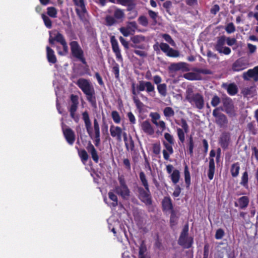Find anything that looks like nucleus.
Returning <instances> with one entry per match:
<instances>
[{
  "instance_id": "obj_1",
  "label": "nucleus",
  "mask_w": 258,
  "mask_h": 258,
  "mask_svg": "<svg viewBox=\"0 0 258 258\" xmlns=\"http://www.w3.org/2000/svg\"><path fill=\"white\" fill-rule=\"evenodd\" d=\"M76 84L85 95L87 100L91 105H95L96 103L95 91L91 82L89 80L82 78L79 79Z\"/></svg>"
},
{
  "instance_id": "obj_2",
  "label": "nucleus",
  "mask_w": 258,
  "mask_h": 258,
  "mask_svg": "<svg viewBox=\"0 0 258 258\" xmlns=\"http://www.w3.org/2000/svg\"><path fill=\"white\" fill-rule=\"evenodd\" d=\"M185 100L194 108L201 110L204 107L205 101L203 96L199 93H195L191 87L187 88L185 91Z\"/></svg>"
},
{
  "instance_id": "obj_3",
  "label": "nucleus",
  "mask_w": 258,
  "mask_h": 258,
  "mask_svg": "<svg viewBox=\"0 0 258 258\" xmlns=\"http://www.w3.org/2000/svg\"><path fill=\"white\" fill-rule=\"evenodd\" d=\"M132 93L137 95V93L146 91L150 96H154L155 94L154 86L149 81H140L136 87L133 83L132 86Z\"/></svg>"
},
{
  "instance_id": "obj_4",
  "label": "nucleus",
  "mask_w": 258,
  "mask_h": 258,
  "mask_svg": "<svg viewBox=\"0 0 258 258\" xmlns=\"http://www.w3.org/2000/svg\"><path fill=\"white\" fill-rule=\"evenodd\" d=\"M119 184L115 186L114 192L120 196L124 200H128L130 196V190L126 184L125 179L123 176L118 177Z\"/></svg>"
},
{
  "instance_id": "obj_5",
  "label": "nucleus",
  "mask_w": 258,
  "mask_h": 258,
  "mask_svg": "<svg viewBox=\"0 0 258 258\" xmlns=\"http://www.w3.org/2000/svg\"><path fill=\"white\" fill-rule=\"evenodd\" d=\"M70 45L73 56L80 60L83 64H86L84 51L79 43L77 41H73L70 42Z\"/></svg>"
},
{
  "instance_id": "obj_6",
  "label": "nucleus",
  "mask_w": 258,
  "mask_h": 258,
  "mask_svg": "<svg viewBox=\"0 0 258 258\" xmlns=\"http://www.w3.org/2000/svg\"><path fill=\"white\" fill-rule=\"evenodd\" d=\"M188 226L185 225L180 234L178 243L185 248H189L192 243V238L188 236Z\"/></svg>"
},
{
  "instance_id": "obj_7",
  "label": "nucleus",
  "mask_w": 258,
  "mask_h": 258,
  "mask_svg": "<svg viewBox=\"0 0 258 258\" xmlns=\"http://www.w3.org/2000/svg\"><path fill=\"white\" fill-rule=\"evenodd\" d=\"M226 43V37L222 36L217 38V40L214 44V48L219 53H223L225 55H229L231 51L229 47L225 46Z\"/></svg>"
},
{
  "instance_id": "obj_8",
  "label": "nucleus",
  "mask_w": 258,
  "mask_h": 258,
  "mask_svg": "<svg viewBox=\"0 0 258 258\" xmlns=\"http://www.w3.org/2000/svg\"><path fill=\"white\" fill-rule=\"evenodd\" d=\"M55 41L59 42L62 46V50H60L59 47H57L58 53L60 55H65L68 52V46L63 36L59 32L54 34Z\"/></svg>"
},
{
  "instance_id": "obj_9",
  "label": "nucleus",
  "mask_w": 258,
  "mask_h": 258,
  "mask_svg": "<svg viewBox=\"0 0 258 258\" xmlns=\"http://www.w3.org/2000/svg\"><path fill=\"white\" fill-rule=\"evenodd\" d=\"M110 133L111 137L119 142L122 141V137L124 138V134H126L121 127L114 125L110 126Z\"/></svg>"
},
{
  "instance_id": "obj_10",
  "label": "nucleus",
  "mask_w": 258,
  "mask_h": 258,
  "mask_svg": "<svg viewBox=\"0 0 258 258\" xmlns=\"http://www.w3.org/2000/svg\"><path fill=\"white\" fill-rule=\"evenodd\" d=\"M137 29V24L136 22H131L127 23L126 27H122L119 29L120 32L125 37L128 36L132 33H134Z\"/></svg>"
},
{
  "instance_id": "obj_11",
  "label": "nucleus",
  "mask_w": 258,
  "mask_h": 258,
  "mask_svg": "<svg viewBox=\"0 0 258 258\" xmlns=\"http://www.w3.org/2000/svg\"><path fill=\"white\" fill-rule=\"evenodd\" d=\"M145 39V37L141 35L134 36L131 38V40L133 42L131 46L135 48L144 49L145 45L141 43L144 42Z\"/></svg>"
},
{
  "instance_id": "obj_12",
  "label": "nucleus",
  "mask_w": 258,
  "mask_h": 258,
  "mask_svg": "<svg viewBox=\"0 0 258 258\" xmlns=\"http://www.w3.org/2000/svg\"><path fill=\"white\" fill-rule=\"evenodd\" d=\"M248 67L247 61L242 58L237 59L232 66V70L234 72L241 71Z\"/></svg>"
},
{
  "instance_id": "obj_13",
  "label": "nucleus",
  "mask_w": 258,
  "mask_h": 258,
  "mask_svg": "<svg viewBox=\"0 0 258 258\" xmlns=\"http://www.w3.org/2000/svg\"><path fill=\"white\" fill-rule=\"evenodd\" d=\"M215 155V151L213 150H211L210 153V161L208 172V176L210 180H212L213 178L215 173V166L213 157H214Z\"/></svg>"
},
{
  "instance_id": "obj_14",
  "label": "nucleus",
  "mask_w": 258,
  "mask_h": 258,
  "mask_svg": "<svg viewBox=\"0 0 258 258\" xmlns=\"http://www.w3.org/2000/svg\"><path fill=\"white\" fill-rule=\"evenodd\" d=\"M159 47L166 55L170 57H178L179 53L177 50H174L170 47L169 46L165 43H161L159 45Z\"/></svg>"
},
{
  "instance_id": "obj_15",
  "label": "nucleus",
  "mask_w": 258,
  "mask_h": 258,
  "mask_svg": "<svg viewBox=\"0 0 258 258\" xmlns=\"http://www.w3.org/2000/svg\"><path fill=\"white\" fill-rule=\"evenodd\" d=\"M213 115L215 117L216 122L220 126H223L227 123V119L226 116L218 112V109L216 108L213 111Z\"/></svg>"
},
{
  "instance_id": "obj_16",
  "label": "nucleus",
  "mask_w": 258,
  "mask_h": 258,
  "mask_svg": "<svg viewBox=\"0 0 258 258\" xmlns=\"http://www.w3.org/2000/svg\"><path fill=\"white\" fill-rule=\"evenodd\" d=\"M149 116L151 118L152 122L156 126L160 127L162 130H164L165 128V122L163 120H159L160 118V115L158 113L151 112Z\"/></svg>"
},
{
  "instance_id": "obj_17",
  "label": "nucleus",
  "mask_w": 258,
  "mask_h": 258,
  "mask_svg": "<svg viewBox=\"0 0 258 258\" xmlns=\"http://www.w3.org/2000/svg\"><path fill=\"white\" fill-rule=\"evenodd\" d=\"M243 78L245 80H249L250 78L256 82L258 81V66L254 67L253 69H249L243 74Z\"/></svg>"
},
{
  "instance_id": "obj_18",
  "label": "nucleus",
  "mask_w": 258,
  "mask_h": 258,
  "mask_svg": "<svg viewBox=\"0 0 258 258\" xmlns=\"http://www.w3.org/2000/svg\"><path fill=\"white\" fill-rule=\"evenodd\" d=\"M163 145L164 148L163 150V157L165 160H168L170 155L173 153L172 146L174 144L167 143L166 142L163 141Z\"/></svg>"
},
{
  "instance_id": "obj_19",
  "label": "nucleus",
  "mask_w": 258,
  "mask_h": 258,
  "mask_svg": "<svg viewBox=\"0 0 258 258\" xmlns=\"http://www.w3.org/2000/svg\"><path fill=\"white\" fill-rule=\"evenodd\" d=\"M62 131L64 137L68 143L70 145H73L75 140L74 132L71 128H64L63 126Z\"/></svg>"
},
{
  "instance_id": "obj_20",
  "label": "nucleus",
  "mask_w": 258,
  "mask_h": 258,
  "mask_svg": "<svg viewBox=\"0 0 258 258\" xmlns=\"http://www.w3.org/2000/svg\"><path fill=\"white\" fill-rule=\"evenodd\" d=\"M230 142V135L228 133H223L219 139V144L223 149L227 148Z\"/></svg>"
},
{
  "instance_id": "obj_21",
  "label": "nucleus",
  "mask_w": 258,
  "mask_h": 258,
  "mask_svg": "<svg viewBox=\"0 0 258 258\" xmlns=\"http://www.w3.org/2000/svg\"><path fill=\"white\" fill-rule=\"evenodd\" d=\"M142 130L147 135L152 136L154 134V129L149 121L145 120L141 124Z\"/></svg>"
},
{
  "instance_id": "obj_22",
  "label": "nucleus",
  "mask_w": 258,
  "mask_h": 258,
  "mask_svg": "<svg viewBox=\"0 0 258 258\" xmlns=\"http://www.w3.org/2000/svg\"><path fill=\"white\" fill-rule=\"evenodd\" d=\"M183 77L188 80H201L202 77L198 72V69L196 72H189L183 75Z\"/></svg>"
},
{
  "instance_id": "obj_23",
  "label": "nucleus",
  "mask_w": 258,
  "mask_h": 258,
  "mask_svg": "<svg viewBox=\"0 0 258 258\" xmlns=\"http://www.w3.org/2000/svg\"><path fill=\"white\" fill-rule=\"evenodd\" d=\"M150 191L146 189L144 190L143 189L140 190V198L146 204H150L151 203V197L149 194Z\"/></svg>"
},
{
  "instance_id": "obj_24",
  "label": "nucleus",
  "mask_w": 258,
  "mask_h": 258,
  "mask_svg": "<svg viewBox=\"0 0 258 258\" xmlns=\"http://www.w3.org/2000/svg\"><path fill=\"white\" fill-rule=\"evenodd\" d=\"M112 9H114L113 16L115 20H122L125 16L123 11L121 9L113 7L112 8L109 9L108 10V12L111 13L112 11Z\"/></svg>"
},
{
  "instance_id": "obj_25",
  "label": "nucleus",
  "mask_w": 258,
  "mask_h": 258,
  "mask_svg": "<svg viewBox=\"0 0 258 258\" xmlns=\"http://www.w3.org/2000/svg\"><path fill=\"white\" fill-rule=\"evenodd\" d=\"M242 94L247 97H251L256 94V88L255 86L245 87L242 90Z\"/></svg>"
},
{
  "instance_id": "obj_26",
  "label": "nucleus",
  "mask_w": 258,
  "mask_h": 258,
  "mask_svg": "<svg viewBox=\"0 0 258 258\" xmlns=\"http://www.w3.org/2000/svg\"><path fill=\"white\" fill-rule=\"evenodd\" d=\"M86 148L88 151L91 154L94 161L96 163H98L99 161V157L97 154V151L91 142L88 143Z\"/></svg>"
},
{
  "instance_id": "obj_27",
  "label": "nucleus",
  "mask_w": 258,
  "mask_h": 258,
  "mask_svg": "<svg viewBox=\"0 0 258 258\" xmlns=\"http://www.w3.org/2000/svg\"><path fill=\"white\" fill-rule=\"evenodd\" d=\"M248 203V198L246 196H243L238 200L237 202L235 203V206L238 207L240 209H243L247 207Z\"/></svg>"
},
{
  "instance_id": "obj_28",
  "label": "nucleus",
  "mask_w": 258,
  "mask_h": 258,
  "mask_svg": "<svg viewBox=\"0 0 258 258\" xmlns=\"http://www.w3.org/2000/svg\"><path fill=\"white\" fill-rule=\"evenodd\" d=\"M171 69L174 71L181 70L182 71H189L188 65L185 62H178L171 65Z\"/></svg>"
},
{
  "instance_id": "obj_29",
  "label": "nucleus",
  "mask_w": 258,
  "mask_h": 258,
  "mask_svg": "<svg viewBox=\"0 0 258 258\" xmlns=\"http://www.w3.org/2000/svg\"><path fill=\"white\" fill-rule=\"evenodd\" d=\"M123 140L127 150L133 151L135 146L132 138L130 137L129 138H128L127 134H124Z\"/></svg>"
},
{
  "instance_id": "obj_30",
  "label": "nucleus",
  "mask_w": 258,
  "mask_h": 258,
  "mask_svg": "<svg viewBox=\"0 0 258 258\" xmlns=\"http://www.w3.org/2000/svg\"><path fill=\"white\" fill-rule=\"evenodd\" d=\"M222 87L226 89L228 94L231 95H234L237 92V86L234 84H223Z\"/></svg>"
},
{
  "instance_id": "obj_31",
  "label": "nucleus",
  "mask_w": 258,
  "mask_h": 258,
  "mask_svg": "<svg viewBox=\"0 0 258 258\" xmlns=\"http://www.w3.org/2000/svg\"><path fill=\"white\" fill-rule=\"evenodd\" d=\"M77 6L76 11L78 14L86 12V9L84 0H73Z\"/></svg>"
},
{
  "instance_id": "obj_32",
  "label": "nucleus",
  "mask_w": 258,
  "mask_h": 258,
  "mask_svg": "<svg viewBox=\"0 0 258 258\" xmlns=\"http://www.w3.org/2000/svg\"><path fill=\"white\" fill-rule=\"evenodd\" d=\"M47 57L48 61L52 63H54L56 61V58L54 54V51L49 47H46Z\"/></svg>"
},
{
  "instance_id": "obj_33",
  "label": "nucleus",
  "mask_w": 258,
  "mask_h": 258,
  "mask_svg": "<svg viewBox=\"0 0 258 258\" xmlns=\"http://www.w3.org/2000/svg\"><path fill=\"white\" fill-rule=\"evenodd\" d=\"M162 206L164 210L170 211L172 210L171 200L169 197H165L162 201Z\"/></svg>"
},
{
  "instance_id": "obj_34",
  "label": "nucleus",
  "mask_w": 258,
  "mask_h": 258,
  "mask_svg": "<svg viewBox=\"0 0 258 258\" xmlns=\"http://www.w3.org/2000/svg\"><path fill=\"white\" fill-rule=\"evenodd\" d=\"M163 114L166 119L170 120V118L174 116L175 112L171 107H166L163 110Z\"/></svg>"
},
{
  "instance_id": "obj_35",
  "label": "nucleus",
  "mask_w": 258,
  "mask_h": 258,
  "mask_svg": "<svg viewBox=\"0 0 258 258\" xmlns=\"http://www.w3.org/2000/svg\"><path fill=\"white\" fill-rule=\"evenodd\" d=\"M72 105L70 108V111L76 112L78 107V100L76 95H72L71 97Z\"/></svg>"
},
{
  "instance_id": "obj_36",
  "label": "nucleus",
  "mask_w": 258,
  "mask_h": 258,
  "mask_svg": "<svg viewBox=\"0 0 258 258\" xmlns=\"http://www.w3.org/2000/svg\"><path fill=\"white\" fill-rule=\"evenodd\" d=\"M114 192V191H110L108 192V197L109 199L112 201V202L109 205V206L115 207L118 205V199L117 196Z\"/></svg>"
},
{
  "instance_id": "obj_37",
  "label": "nucleus",
  "mask_w": 258,
  "mask_h": 258,
  "mask_svg": "<svg viewBox=\"0 0 258 258\" xmlns=\"http://www.w3.org/2000/svg\"><path fill=\"white\" fill-rule=\"evenodd\" d=\"M248 176L247 171H245L243 173L241 178V181L240 182V185L244 187L245 188H248Z\"/></svg>"
},
{
  "instance_id": "obj_38",
  "label": "nucleus",
  "mask_w": 258,
  "mask_h": 258,
  "mask_svg": "<svg viewBox=\"0 0 258 258\" xmlns=\"http://www.w3.org/2000/svg\"><path fill=\"white\" fill-rule=\"evenodd\" d=\"M240 166L238 163H235L232 165L231 168V173L233 177H237L239 174Z\"/></svg>"
},
{
  "instance_id": "obj_39",
  "label": "nucleus",
  "mask_w": 258,
  "mask_h": 258,
  "mask_svg": "<svg viewBox=\"0 0 258 258\" xmlns=\"http://www.w3.org/2000/svg\"><path fill=\"white\" fill-rule=\"evenodd\" d=\"M171 179L173 183L176 184L179 182L180 178V172L177 170L175 169L173 171L170 175Z\"/></svg>"
},
{
  "instance_id": "obj_40",
  "label": "nucleus",
  "mask_w": 258,
  "mask_h": 258,
  "mask_svg": "<svg viewBox=\"0 0 258 258\" xmlns=\"http://www.w3.org/2000/svg\"><path fill=\"white\" fill-rule=\"evenodd\" d=\"M139 177L142 185L145 187V189H146L147 191H149L148 182L146 179V175L143 171L140 172Z\"/></svg>"
},
{
  "instance_id": "obj_41",
  "label": "nucleus",
  "mask_w": 258,
  "mask_h": 258,
  "mask_svg": "<svg viewBox=\"0 0 258 258\" xmlns=\"http://www.w3.org/2000/svg\"><path fill=\"white\" fill-rule=\"evenodd\" d=\"M157 90L159 93L163 97L167 95V86L165 84H160L157 85Z\"/></svg>"
},
{
  "instance_id": "obj_42",
  "label": "nucleus",
  "mask_w": 258,
  "mask_h": 258,
  "mask_svg": "<svg viewBox=\"0 0 258 258\" xmlns=\"http://www.w3.org/2000/svg\"><path fill=\"white\" fill-rule=\"evenodd\" d=\"M78 154L81 161L84 164H85L88 159V155L87 152L85 150H78Z\"/></svg>"
},
{
  "instance_id": "obj_43",
  "label": "nucleus",
  "mask_w": 258,
  "mask_h": 258,
  "mask_svg": "<svg viewBox=\"0 0 258 258\" xmlns=\"http://www.w3.org/2000/svg\"><path fill=\"white\" fill-rule=\"evenodd\" d=\"M111 43L112 50L114 53L120 51L118 46V43L114 36H112L111 38Z\"/></svg>"
},
{
  "instance_id": "obj_44",
  "label": "nucleus",
  "mask_w": 258,
  "mask_h": 258,
  "mask_svg": "<svg viewBox=\"0 0 258 258\" xmlns=\"http://www.w3.org/2000/svg\"><path fill=\"white\" fill-rule=\"evenodd\" d=\"M47 14L50 17L55 18L57 17V10L53 7H48L47 9Z\"/></svg>"
},
{
  "instance_id": "obj_45",
  "label": "nucleus",
  "mask_w": 258,
  "mask_h": 258,
  "mask_svg": "<svg viewBox=\"0 0 258 258\" xmlns=\"http://www.w3.org/2000/svg\"><path fill=\"white\" fill-rule=\"evenodd\" d=\"M185 134L184 131L181 128L178 127L177 128V134L180 141L183 143L185 140Z\"/></svg>"
},
{
  "instance_id": "obj_46",
  "label": "nucleus",
  "mask_w": 258,
  "mask_h": 258,
  "mask_svg": "<svg viewBox=\"0 0 258 258\" xmlns=\"http://www.w3.org/2000/svg\"><path fill=\"white\" fill-rule=\"evenodd\" d=\"M105 22L107 26H112L116 23V21L114 17L107 15L105 18Z\"/></svg>"
},
{
  "instance_id": "obj_47",
  "label": "nucleus",
  "mask_w": 258,
  "mask_h": 258,
  "mask_svg": "<svg viewBox=\"0 0 258 258\" xmlns=\"http://www.w3.org/2000/svg\"><path fill=\"white\" fill-rule=\"evenodd\" d=\"M112 71L114 74L115 78L118 79L119 76V65L117 63L114 62L113 63Z\"/></svg>"
},
{
  "instance_id": "obj_48",
  "label": "nucleus",
  "mask_w": 258,
  "mask_h": 258,
  "mask_svg": "<svg viewBox=\"0 0 258 258\" xmlns=\"http://www.w3.org/2000/svg\"><path fill=\"white\" fill-rule=\"evenodd\" d=\"M41 17L46 27L48 28H50L52 26V23L50 19L44 14L41 15Z\"/></svg>"
},
{
  "instance_id": "obj_49",
  "label": "nucleus",
  "mask_w": 258,
  "mask_h": 258,
  "mask_svg": "<svg viewBox=\"0 0 258 258\" xmlns=\"http://www.w3.org/2000/svg\"><path fill=\"white\" fill-rule=\"evenodd\" d=\"M178 124L181 126V129L184 130L185 133H188L189 126L186 122V121L184 119L182 118L180 120V122L178 123Z\"/></svg>"
},
{
  "instance_id": "obj_50",
  "label": "nucleus",
  "mask_w": 258,
  "mask_h": 258,
  "mask_svg": "<svg viewBox=\"0 0 258 258\" xmlns=\"http://www.w3.org/2000/svg\"><path fill=\"white\" fill-rule=\"evenodd\" d=\"M111 116L114 121V122L116 123H119L120 122L121 119L120 115L117 111H113L111 112Z\"/></svg>"
},
{
  "instance_id": "obj_51",
  "label": "nucleus",
  "mask_w": 258,
  "mask_h": 258,
  "mask_svg": "<svg viewBox=\"0 0 258 258\" xmlns=\"http://www.w3.org/2000/svg\"><path fill=\"white\" fill-rule=\"evenodd\" d=\"M184 173L185 181L186 183L188 184L190 183V173H189V171L188 170V167L187 165H186L184 167Z\"/></svg>"
},
{
  "instance_id": "obj_52",
  "label": "nucleus",
  "mask_w": 258,
  "mask_h": 258,
  "mask_svg": "<svg viewBox=\"0 0 258 258\" xmlns=\"http://www.w3.org/2000/svg\"><path fill=\"white\" fill-rule=\"evenodd\" d=\"M164 138L166 140L167 143L174 144V139L172 135L169 133H166L164 135Z\"/></svg>"
},
{
  "instance_id": "obj_53",
  "label": "nucleus",
  "mask_w": 258,
  "mask_h": 258,
  "mask_svg": "<svg viewBox=\"0 0 258 258\" xmlns=\"http://www.w3.org/2000/svg\"><path fill=\"white\" fill-rule=\"evenodd\" d=\"M225 30L228 33L231 34L235 31V27L232 23H230L226 26Z\"/></svg>"
},
{
  "instance_id": "obj_54",
  "label": "nucleus",
  "mask_w": 258,
  "mask_h": 258,
  "mask_svg": "<svg viewBox=\"0 0 258 258\" xmlns=\"http://www.w3.org/2000/svg\"><path fill=\"white\" fill-rule=\"evenodd\" d=\"M134 0H117V4L123 6H130L133 4Z\"/></svg>"
},
{
  "instance_id": "obj_55",
  "label": "nucleus",
  "mask_w": 258,
  "mask_h": 258,
  "mask_svg": "<svg viewBox=\"0 0 258 258\" xmlns=\"http://www.w3.org/2000/svg\"><path fill=\"white\" fill-rule=\"evenodd\" d=\"M147 252V248L146 245L144 241H141V243L139 247V255L146 254Z\"/></svg>"
},
{
  "instance_id": "obj_56",
  "label": "nucleus",
  "mask_w": 258,
  "mask_h": 258,
  "mask_svg": "<svg viewBox=\"0 0 258 258\" xmlns=\"http://www.w3.org/2000/svg\"><path fill=\"white\" fill-rule=\"evenodd\" d=\"M84 122H85V127H86V130H87V132L88 134L91 137V138H93V137H92V131H91V121L89 120V121H85Z\"/></svg>"
},
{
  "instance_id": "obj_57",
  "label": "nucleus",
  "mask_w": 258,
  "mask_h": 258,
  "mask_svg": "<svg viewBox=\"0 0 258 258\" xmlns=\"http://www.w3.org/2000/svg\"><path fill=\"white\" fill-rule=\"evenodd\" d=\"M163 38L172 46H174L175 45V43L169 35L165 34L163 35Z\"/></svg>"
},
{
  "instance_id": "obj_58",
  "label": "nucleus",
  "mask_w": 258,
  "mask_h": 258,
  "mask_svg": "<svg viewBox=\"0 0 258 258\" xmlns=\"http://www.w3.org/2000/svg\"><path fill=\"white\" fill-rule=\"evenodd\" d=\"M138 21L143 26H147L148 25V21L147 18L144 16H140L138 19Z\"/></svg>"
},
{
  "instance_id": "obj_59",
  "label": "nucleus",
  "mask_w": 258,
  "mask_h": 258,
  "mask_svg": "<svg viewBox=\"0 0 258 258\" xmlns=\"http://www.w3.org/2000/svg\"><path fill=\"white\" fill-rule=\"evenodd\" d=\"M194 148V142L192 137H190L188 143V152L189 154L192 156L193 155V150Z\"/></svg>"
},
{
  "instance_id": "obj_60",
  "label": "nucleus",
  "mask_w": 258,
  "mask_h": 258,
  "mask_svg": "<svg viewBox=\"0 0 258 258\" xmlns=\"http://www.w3.org/2000/svg\"><path fill=\"white\" fill-rule=\"evenodd\" d=\"M224 235V232L223 229L220 228L218 229L215 234V238L217 239H221L222 238Z\"/></svg>"
},
{
  "instance_id": "obj_61",
  "label": "nucleus",
  "mask_w": 258,
  "mask_h": 258,
  "mask_svg": "<svg viewBox=\"0 0 258 258\" xmlns=\"http://www.w3.org/2000/svg\"><path fill=\"white\" fill-rule=\"evenodd\" d=\"M93 127L94 130L95 134H100V127L99 123L96 119H94L93 121Z\"/></svg>"
},
{
  "instance_id": "obj_62",
  "label": "nucleus",
  "mask_w": 258,
  "mask_h": 258,
  "mask_svg": "<svg viewBox=\"0 0 258 258\" xmlns=\"http://www.w3.org/2000/svg\"><path fill=\"white\" fill-rule=\"evenodd\" d=\"M220 102V99L217 96H214L211 101V105L214 106H217Z\"/></svg>"
},
{
  "instance_id": "obj_63",
  "label": "nucleus",
  "mask_w": 258,
  "mask_h": 258,
  "mask_svg": "<svg viewBox=\"0 0 258 258\" xmlns=\"http://www.w3.org/2000/svg\"><path fill=\"white\" fill-rule=\"evenodd\" d=\"M226 43L229 46H232L236 44V40L235 38H231L230 37H226Z\"/></svg>"
},
{
  "instance_id": "obj_64",
  "label": "nucleus",
  "mask_w": 258,
  "mask_h": 258,
  "mask_svg": "<svg viewBox=\"0 0 258 258\" xmlns=\"http://www.w3.org/2000/svg\"><path fill=\"white\" fill-rule=\"evenodd\" d=\"M94 139V144L96 147H98L100 142V134H95Z\"/></svg>"
}]
</instances>
